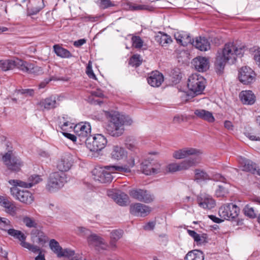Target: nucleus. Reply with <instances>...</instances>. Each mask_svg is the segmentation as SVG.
Returning a JSON list of instances; mask_svg holds the SVG:
<instances>
[{
    "label": "nucleus",
    "instance_id": "obj_56",
    "mask_svg": "<svg viewBox=\"0 0 260 260\" xmlns=\"http://www.w3.org/2000/svg\"><path fill=\"white\" fill-rule=\"evenodd\" d=\"M19 92L22 94L32 96L34 94V90L32 89H22L19 90Z\"/></svg>",
    "mask_w": 260,
    "mask_h": 260
},
{
    "label": "nucleus",
    "instance_id": "obj_62",
    "mask_svg": "<svg viewBox=\"0 0 260 260\" xmlns=\"http://www.w3.org/2000/svg\"><path fill=\"white\" fill-rule=\"evenodd\" d=\"M155 223L153 222H149L144 226V229L145 230H152L154 229Z\"/></svg>",
    "mask_w": 260,
    "mask_h": 260
},
{
    "label": "nucleus",
    "instance_id": "obj_44",
    "mask_svg": "<svg viewBox=\"0 0 260 260\" xmlns=\"http://www.w3.org/2000/svg\"><path fill=\"white\" fill-rule=\"evenodd\" d=\"M22 221L27 228H36L37 226V223L32 217H30L27 216H24L22 219Z\"/></svg>",
    "mask_w": 260,
    "mask_h": 260
},
{
    "label": "nucleus",
    "instance_id": "obj_10",
    "mask_svg": "<svg viewBox=\"0 0 260 260\" xmlns=\"http://www.w3.org/2000/svg\"><path fill=\"white\" fill-rule=\"evenodd\" d=\"M2 159L8 169L12 171H19L22 166L21 160L13 155L12 151L6 153L3 156Z\"/></svg>",
    "mask_w": 260,
    "mask_h": 260
},
{
    "label": "nucleus",
    "instance_id": "obj_21",
    "mask_svg": "<svg viewBox=\"0 0 260 260\" xmlns=\"http://www.w3.org/2000/svg\"><path fill=\"white\" fill-rule=\"evenodd\" d=\"M87 242L90 246L94 247L96 250H105L108 245L104 240L96 234H92L87 237Z\"/></svg>",
    "mask_w": 260,
    "mask_h": 260
},
{
    "label": "nucleus",
    "instance_id": "obj_9",
    "mask_svg": "<svg viewBox=\"0 0 260 260\" xmlns=\"http://www.w3.org/2000/svg\"><path fill=\"white\" fill-rule=\"evenodd\" d=\"M11 195L20 202L27 204H31L34 201L32 193L27 190H21L17 187H12L10 188Z\"/></svg>",
    "mask_w": 260,
    "mask_h": 260
},
{
    "label": "nucleus",
    "instance_id": "obj_50",
    "mask_svg": "<svg viewBox=\"0 0 260 260\" xmlns=\"http://www.w3.org/2000/svg\"><path fill=\"white\" fill-rule=\"evenodd\" d=\"M99 6L102 9H106L109 7H114L115 4L111 0H100Z\"/></svg>",
    "mask_w": 260,
    "mask_h": 260
},
{
    "label": "nucleus",
    "instance_id": "obj_26",
    "mask_svg": "<svg viewBox=\"0 0 260 260\" xmlns=\"http://www.w3.org/2000/svg\"><path fill=\"white\" fill-rule=\"evenodd\" d=\"M0 205L5 208L6 213L12 216L16 214V207L14 202L10 201L7 197L0 196Z\"/></svg>",
    "mask_w": 260,
    "mask_h": 260
},
{
    "label": "nucleus",
    "instance_id": "obj_24",
    "mask_svg": "<svg viewBox=\"0 0 260 260\" xmlns=\"http://www.w3.org/2000/svg\"><path fill=\"white\" fill-rule=\"evenodd\" d=\"M192 63L196 70L200 72L206 71L209 67V60L205 57L198 56L194 58Z\"/></svg>",
    "mask_w": 260,
    "mask_h": 260
},
{
    "label": "nucleus",
    "instance_id": "obj_39",
    "mask_svg": "<svg viewBox=\"0 0 260 260\" xmlns=\"http://www.w3.org/2000/svg\"><path fill=\"white\" fill-rule=\"evenodd\" d=\"M8 182L10 184L15 187L19 186L22 188H29L32 186V183H27L20 180L11 179L9 180Z\"/></svg>",
    "mask_w": 260,
    "mask_h": 260
},
{
    "label": "nucleus",
    "instance_id": "obj_58",
    "mask_svg": "<svg viewBox=\"0 0 260 260\" xmlns=\"http://www.w3.org/2000/svg\"><path fill=\"white\" fill-rule=\"evenodd\" d=\"M253 58L256 64L260 68V49L257 50L254 54Z\"/></svg>",
    "mask_w": 260,
    "mask_h": 260
},
{
    "label": "nucleus",
    "instance_id": "obj_4",
    "mask_svg": "<svg viewBox=\"0 0 260 260\" xmlns=\"http://www.w3.org/2000/svg\"><path fill=\"white\" fill-rule=\"evenodd\" d=\"M107 144L106 137L102 134H95L93 136H89L86 139V147L90 151L97 152L104 149Z\"/></svg>",
    "mask_w": 260,
    "mask_h": 260
},
{
    "label": "nucleus",
    "instance_id": "obj_59",
    "mask_svg": "<svg viewBox=\"0 0 260 260\" xmlns=\"http://www.w3.org/2000/svg\"><path fill=\"white\" fill-rule=\"evenodd\" d=\"M84 20L86 22H95L98 20L97 17H94L91 15H87L84 17Z\"/></svg>",
    "mask_w": 260,
    "mask_h": 260
},
{
    "label": "nucleus",
    "instance_id": "obj_34",
    "mask_svg": "<svg viewBox=\"0 0 260 260\" xmlns=\"http://www.w3.org/2000/svg\"><path fill=\"white\" fill-rule=\"evenodd\" d=\"M53 49L57 56L63 58H69L73 56L72 53L67 49L58 44L53 46Z\"/></svg>",
    "mask_w": 260,
    "mask_h": 260
},
{
    "label": "nucleus",
    "instance_id": "obj_45",
    "mask_svg": "<svg viewBox=\"0 0 260 260\" xmlns=\"http://www.w3.org/2000/svg\"><path fill=\"white\" fill-rule=\"evenodd\" d=\"M32 234L38 237V243L44 244L47 242V237L45 235L43 232L36 230L32 231Z\"/></svg>",
    "mask_w": 260,
    "mask_h": 260
},
{
    "label": "nucleus",
    "instance_id": "obj_28",
    "mask_svg": "<svg viewBox=\"0 0 260 260\" xmlns=\"http://www.w3.org/2000/svg\"><path fill=\"white\" fill-rule=\"evenodd\" d=\"M175 38L177 43L183 46H186L189 44H192L193 40L189 34L184 31L175 34Z\"/></svg>",
    "mask_w": 260,
    "mask_h": 260
},
{
    "label": "nucleus",
    "instance_id": "obj_36",
    "mask_svg": "<svg viewBox=\"0 0 260 260\" xmlns=\"http://www.w3.org/2000/svg\"><path fill=\"white\" fill-rule=\"evenodd\" d=\"M156 41L162 46L165 44H170L172 42L171 37L167 34L159 31L156 36Z\"/></svg>",
    "mask_w": 260,
    "mask_h": 260
},
{
    "label": "nucleus",
    "instance_id": "obj_43",
    "mask_svg": "<svg viewBox=\"0 0 260 260\" xmlns=\"http://www.w3.org/2000/svg\"><path fill=\"white\" fill-rule=\"evenodd\" d=\"M7 233L9 235L18 239L19 240L26 239V236L20 231L10 229L8 230Z\"/></svg>",
    "mask_w": 260,
    "mask_h": 260
},
{
    "label": "nucleus",
    "instance_id": "obj_35",
    "mask_svg": "<svg viewBox=\"0 0 260 260\" xmlns=\"http://www.w3.org/2000/svg\"><path fill=\"white\" fill-rule=\"evenodd\" d=\"M204 254L201 250H193L189 251L185 255L184 260H204Z\"/></svg>",
    "mask_w": 260,
    "mask_h": 260
},
{
    "label": "nucleus",
    "instance_id": "obj_13",
    "mask_svg": "<svg viewBox=\"0 0 260 260\" xmlns=\"http://www.w3.org/2000/svg\"><path fill=\"white\" fill-rule=\"evenodd\" d=\"M256 74L254 71L247 66L243 67L239 70V81L245 85L252 83L255 80Z\"/></svg>",
    "mask_w": 260,
    "mask_h": 260
},
{
    "label": "nucleus",
    "instance_id": "obj_46",
    "mask_svg": "<svg viewBox=\"0 0 260 260\" xmlns=\"http://www.w3.org/2000/svg\"><path fill=\"white\" fill-rule=\"evenodd\" d=\"M215 193L217 198H224L227 196L229 193V191L225 187L222 185H218L215 190Z\"/></svg>",
    "mask_w": 260,
    "mask_h": 260
},
{
    "label": "nucleus",
    "instance_id": "obj_32",
    "mask_svg": "<svg viewBox=\"0 0 260 260\" xmlns=\"http://www.w3.org/2000/svg\"><path fill=\"white\" fill-rule=\"evenodd\" d=\"M240 163L242 167L243 171L250 172L254 174L256 171L257 165L252 161L245 158H241Z\"/></svg>",
    "mask_w": 260,
    "mask_h": 260
},
{
    "label": "nucleus",
    "instance_id": "obj_20",
    "mask_svg": "<svg viewBox=\"0 0 260 260\" xmlns=\"http://www.w3.org/2000/svg\"><path fill=\"white\" fill-rule=\"evenodd\" d=\"M37 105L40 106L43 111H49L57 108L59 105V103L55 96L51 95L45 99L40 101Z\"/></svg>",
    "mask_w": 260,
    "mask_h": 260
},
{
    "label": "nucleus",
    "instance_id": "obj_63",
    "mask_svg": "<svg viewBox=\"0 0 260 260\" xmlns=\"http://www.w3.org/2000/svg\"><path fill=\"white\" fill-rule=\"evenodd\" d=\"M10 221L6 218L0 217V224L3 225L4 226H8L10 224Z\"/></svg>",
    "mask_w": 260,
    "mask_h": 260
},
{
    "label": "nucleus",
    "instance_id": "obj_29",
    "mask_svg": "<svg viewBox=\"0 0 260 260\" xmlns=\"http://www.w3.org/2000/svg\"><path fill=\"white\" fill-rule=\"evenodd\" d=\"M127 154L125 149L119 145H114L111 152V158L119 160L123 159Z\"/></svg>",
    "mask_w": 260,
    "mask_h": 260
},
{
    "label": "nucleus",
    "instance_id": "obj_2",
    "mask_svg": "<svg viewBox=\"0 0 260 260\" xmlns=\"http://www.w3.org/2000/svg\"><path fill=\"white\" fill-rule=\"evenodd\" d=\"M105 116L107 119L106 132L114 137H118L122 135L124 132V125H131L133 120L115 111H105Z\"/></svg>",
    "mask_w": 260,
    "mask_h": 260
},
{
    "label": "nucleus",
    "instance_id": "obj_12",
    "mask_svg": "<svg viewBox=\"0 0 260 260\" xmlns=\"http://www.w3.org/2000/svg\"><path fill=\"white\" fill-rule=\"evenodd\" d=\"M135 165L134 156L129 155L127 157L125 164L123 166L108 165L106 168L112 172L129 173L131 172V169Z\"/></svg>",
    "mask_w": 260,
    "mask_h": 260
},
{
    "label": "nucleus",
    "instance_id": "obj_41",
    "mask_svg": "<svg viewBox=\"0 0 260 260\" xmlns=\"http://www.w3.org/2000/svg\"><path fill=\"white\" fill-rule=\"evenodd\" d=\"M25 240H20V245L22 247L26 248L34 253H38L40 250L39 247L32 245L25 241Z\"/></svg>",
    "mask_w": 260,
    "mask_h": 260
},
{
    "label": "nucleus",
    "instance_id": "obj_51",
    "mask_svg": "<svg viewBox=\"0 0 260 260\" xmlns=\"http://www.w3.org/2000/svg\"><path fill=\"white\" fill-rule=\"evenodd\" d=\"M187 233L194 239V241L198 242L201 241L200 235L194 231L187 230Z\"/></svg>",
    "mask_w": 260,
    "mask_h": 260
},
{
    "label": "nucleus",
    "instance_id": "obj_8",
    "mask_svg": "<svg viewBox=\"0 0 260 260\" xmlns=\"http://www.w3.org/2000/svg\"><path fill=\"white\" fill-rule=\"evenodd\" d=\"M106 166L96 167L92 171L91 173L94 180L102 183H110L112 181L113 178L111 173L114 172L107 170L106 168Z\"/></svg>",
    "mask_w": 260,
    "mask_h": 260
},
{
    "label": "nucleus",
    "instance_id": "obj_64",
    "mask_svg": "<svg viewBox=\"0 0 260 260\" xmlns=\"http://www.w3.org/2000/svg\"><path fill=\"white\" fill-rule=\"evenodd\" d=\"M246 137L248 138L250 140L260 141V137H257L256 136L252 135L250 133H248L246 135Z\"/></svg>",
    "mask_w": 260,
    "mask_h": 260
},
{
    "label": "nucleus",
    "instance_id": "obj_48",
    "mask_svg": "<svg viewBox=\"0 0 260 260\" xmlns=\"http://www.w3.org/2000/svg\"><path fill=\"white\" fill-rule=\"evenodd\" d=\"M244 214L250 218L254 219L256 217V214L254 209L247 205L243 209Z\"/></svg>",
    "mask_w": 260,
    "mask_h": 260
},
{
    "label": "nucleus",
    "instance_id": "obj_15",
    "mask_svg": "<svg viewBox=\"0 0 260 260\" xmlns=\"http://www.w3.org/2000/svg\"><path fill=\"white\" fill-rule=\"evenodd\" d=\"M74 132L81 142L86 143V139L91 133V126L88 122H82L75 125Z\"/></svg>",
    "mask_w": 260,
    "mask_h": 260
},
{
    "label": "nucleus",
    "instance_id": "obj_27",
    "mask_svg": "<svg viewBox=\"0 0 260 260\" xmlns=\"http://www.w3.org/2000/svg\"><path fill=\"white\" fill-rule=\"evenodd\" d=\"M241 102L244 105H252L256 101V96L251 90H243L239 94Z\"/></svg>",
    "mask_w": 260,
    "mask_h": 260
},
{
    "label": "nucleus",
    "instance_id": "obj_23",
    "mask_svg": "<svg viewBox=\"0 0 260 260\" xmlns=\"http://www.w3.org/2000/svg\"><path fill=\"white\" fill-rule=\"evenodd\" d=\"M147 80L150 86L157 87L160 86L164 82V77L162 73L155 71L148 74Z\"/></svg>",
    "mask_w": 260,
    "mask_h": 260
},
{
    "label": "nucleus",
    "instance_id": "obj_11",
    "mask_svg": "<svg viewBox=\"0 0 260 260\" xmlns=\"http://www.w3.org/2000/svg\"><path fill=\"white\" fill-rule=\"evenodd\" d=\"M141 170L143 174L151 175L160 172L161 166L154 159H145L141 164Z\"/></svg>",
    "mask_w": 260,
    "mask_h": 260
},
{
    "label": "nucleus",
    "instance_id": "obj_1",
    "mask_svg": "<svg viewBox=\"0 0 260 260\" xmlns=\"http://www.w3.org/2000/svg\"><path fill=\"white\" fill-rule=\"evenodd\" d=\"M243 53L242 48H238L234 43H226L222 49L219 50L216 54L214 69L218 75L223 74L225 66L230 60L233 63L237 56H241Z\"/></svg>",
    "mask_w": 260,
    "mask_h": 260
},
{
    "label": "nucleus",
    "instance_id": "obj_16",
    "mask_svg": "<svg viewBox=\"0 0 260 260\" xmlns=\"http://www.w3.org/2000/svg\"><path fill=\"white\" fill-rule=\"evenodd\" d=\"M202 151L200 149L186 147L175 151L173 153V157L177 159H181L189 156H199L202 154Z\"/></svg>",
    "mask_w": 260,
    "mask_h": 260
},
{
    "label": "nucleus",
    "instance_id": "obj_5",
    "mask_svg": "<svg viewBox=\"0 0 260 260\" xmlns=\"http://www.w3.org/2000/svg\"><path fill=\"white\" fill-rule=\"evenodd\" d=\"M199 162L196 158H190L180 162H173L168 165L166 168L167 173H174L178 171L187 170L190 168L196 166Z\"/></svg>",
    "mask_w": 260,
    "mask_h": 260
},
{
    "label": "nucleus",
    "instance_id": "obj_25",
    "mask_svg": "<svg viewBox=\"0 0 260 260\" xmlns=\"http://www.w3.org/2000/svg\"><path fill=\"white\" fill-rule=\"evenodd\" d=\"M192 45L201 51H206L210 49L211 44L209 40L204 37H196V40H193Z\"/></svg>",
    "mask_w": 260,
    "mask_h": 260
},
{
    "label": "nucleus",
    "instance_id": "obj_22",
    "mask_svg": "<svg viewBox=\"0 0 260 260\" xmlns=\"http://www.w3.org/2000/svg\"><path fill=\"white\" fill-rule=\"evenodd\" d=\"M15 67H17L22 71L28 73H36L39 67L34 64L29 63L21 59H15Z\"/></svg>",
    "mask_w": 260,
    "mask_h": 260
},
{
    "label": "nucleus",
    "instance_id": "obj_55",
    "mask_svg": "<svg viewBox=\"0 0 260 260\" xmlns=\"http://www.w3.org/2000/svg\"><path fill=\"white\" fill-rule=\"evenodd\" d=\"M149 6L145 5H136L131 6V8L132 10H148Z\"/></svg>",
    "mask_w": 260,
    "mask_h": 260
},
{
    "label": "nucleus",
    "instance_id": "obj_61",
    "mask_svg": "<svg viewBox=\"0 0 260 260\" xmlns=\"http://www.w3.org/2000/svg\"><path fill=\"white\" fill-rule=\"evenodd\" d=\"M86 43V40L85 39H79L74 42V45L75 47H79L83 45Z\"/></svg>",
    "mask_w": 260,
    "mask_h": 260
},
{
    "label": "nucleus",
    "instance_id": "obj_40",
    "mask_svg": "<svg viewBox=\"0 0 260 260\" xmlns=\"http://www.w3.org/2000/svg\"><path fill=\"white\" fill-rule=\"evenodd\" d=\"M66 257L71 260H78V256L75 254V251L69 249H62L58 257Z\"/></svg>",
    "mask_w": 260,
    "mask_h": 260
},
{
    "label": "nucleus",
    "instance_id": "obj_7",
    "mask_svg": "<svg viewBox=\"0 0 260 260\" xmlns=\"http://www.w3.org/2000/svg\"><path fill=\"white\" fill-rule=\"evenodd\" d=\"M187 87L194 93L200 94L205 88V79L200 75L193 74L188 78Z\"/></svg>",
    "mask_w": 260,
    "mask_h": 260
},
{
    "label": "nucleus",
    "instance_id": "obj_53",
    "mask_svg": "<svg viewBox=\"0 0 260 260\" xmlns=\"http://www.w3.org/2000/svg\"><path fill=\"white\" fill-rule=\"evenodd\" d=\"M86 73L90 78L94 80L96 79V76L92 70V67L89 63H88L86 67Z\"/></svg>",
    "mask_w": 260,
    "mask_h": 260
},
{
    "label": "nucleus",
    "instance_id": "obj_54",
    "mask_svg": "<svg viewBox=\"0 0 260 260\" xmlns=\"http://www.w3.org/2000/svg\"><path fill=\"white\" fill-rule=\"evenodd\" d=\"M126 146L128 149L134 151L136 153H137L138 152H139V148L134 143H127L126 144Z\"/></svg>",
    "mask_w": 260,
    "mask_h": 260
},
{
    "label": "nucleus",
    "instance_id": "obj_30",
    "mask_svg": "<svg viewBox=\"0 0 260 260\" xmlns=\"http://www.w3.org/2000/svg\"><path fill=\"white\" fill-rule=\"evenodd\" d=\"M108 196H111L117 204L121 206H126L129 201L128 196L124 192H121L120 193H113L112 194L109 193Z\"/></svg>",
    "mask_w": 260,
    "mask_h": 260
},
{
    "label": "nucleus",
    "instance_id": "obj_52",
    "mask_svg": "<svg viewBox=\"0 0 260 260\" xmlns=\"http://www.w3.org/2000/svg\"><path fill=\"white\" fill-rule=\"evenodd\" d=\"M29 183H32V186L42 181V179L39 175H32L29 178Z\"/></svg>",
    "mask_w": 260,
    "mask_h": 260
},
{
    "label": "nucleus",
    "instance_id": "obj_14",
    "mask_svg": "<svg viewBox=\"0 0 260 260\" xmlns=\"http://www.w3.org/2000/svg\"><path fill=\"white\" fill-rule=\"evenodd\" d=\"M129 194L132 198L145 203H151L154 199V196L145 189H133L129 191Z\"/></svg>",
    "mask_w": 260,
    "mask_h": 260
},
{
    "label": "nucleus",
    "instance_id": "obj_60",
    "mask_svg": "<svg viewBox=\"0 0 260 260\" xmlns=\"http://www.w3.org/2000/svg\"><path fill=\"white\" fill-rule=\"evenodd\" d=\"M209 218L213 222L219 223L223 221V220L213 215H208Z\"/></svg>",
    "mask_w": 260,
    "mask_h": 260
},
{
    "label": "nucleus",
    "instance_id": "obj_33",
    "mask_svg": "<svg viewBox=\"0 0 260 260\" xmlns=\"http://www.w3.org/2000/svg\"><path fill=\"white\" fill-rule=\"evenodd\" d=\"M123 234L122 230H114L111 232L109 246L112 250L117 248L116 242L122 237Z\"/></svg>",
    "mask_w": 260,
    "mask_h": 260
},
{
    "label": "nucleus",
    "instance_id": "obj_19",
    "mask_svg": "<svg viewBox=\"0 0 260 260\" xmlns=\"http://www.w3.org/2000/svg\"><path fill=\"white\" fill-rule=\"evenodd\" d=\"M199 206L205 210H211L216 206V202L212 196L209 194H201L197 197Z\"/></svg>",
    "mask_w": 260,
    "mask_h": 260
},
{
    "label": "nucleus",
    "instance_id": "obj_6",
    "mask_svg": "<svg viewBox=\"0 0 260 260\" xmlns=\"http://www.w3.org/2000/svg\"><path fill=\"white\" fill-rule=\"evenodd\" d=\"M240 212L239 208L233 203L225 204L221 206L218 211L221 218L226 220H233L238 217Z\"/></svg>",
    "mask_w": 260,
    "mask_h": 260
},
{
    "label": "nucleus",
    "instance_id": "obj_47",
    "mask_svg": "<svg viewBox=\"0 0 260 260\" xmlns=\"http://www.w3.org/2000/svg\"><path fill=\"white\" fill-rule=\"evenodd\" d=\"M128 63L132 67H138L142 63L139 55H133L129 59Z\"/></svg>",
    "mask_w": 260,
    "mask_h": 260
},
{
    "label": "nucleus",
    "instance_id": "obj_42",
    "mask_svg": "<svg viewBox=\"0 0 260 260\" xmlns=\"http://www.w3.org/2000/svg\"><path fill=\"white\" fill-rule=\"evenodd\" d=\"M49 246L51 249L57 255L58 257L62 248L59 245V243L54 239H51L49 242Z\"/></svg>",
    "mask_w": 260,
    "mask_h": 260
},
{
    "label": "nucleus",
    "instance_id": "obj_37",
    "mask_svg": "<svg viewBox=\"0 0 260 260\" xmlns=\"http://www.w3.org/2000/svg\"><path fill=\"white\" fill-rule=\"evenodd\" d=\"M15 68V60H0V69L3 71L12 70Z\"/></svg>",
    "mask_w": 260,
    "mask_h": 260
},
{
    "label": "nucleus",
    "instance_id": "obj_57",
    "mask_svg": "<svg viewBox=\"0 0 260 260\" xmlns=\"http://www.w3.org/2000/svg\"><path fill=\"white\" fill-rule=\"evenodd\" d=\"M62 135L65 137L72 141L73 142H75L77 140V139L78 138L77 135L75 136L73 134H71L67 132H62Z\"/></svg>",
    "mask_w": 260,
    "mask_h": 260
},
{
    "label": "nucleus",
    "instance_id": "obj_18",
    "mask_svg": "<svg viewBox=\"0 0 260 260\" xmlns=\"http://www.w3.org/2000/svg\"><path fill=\"white\" fill-rule=\"evenodd\" d=\"M151 208L141 203H135L130 206V213L135 216L145 217L149 214Z\"/></svg>",
    "mask_w": 260,
    "mask_h": 260
},
{
    "label": "nucleus",
    "instance_id": "obj_31",
    "mask_svg": "<svg viewBox=\"0 0 260 260\" xmlns=\"http://www.w3.org/2000/svg\"><path fill=\"white\" fill-rule=\"evenodd\" d=\"M194 114L198 118L208 122H213L215 121V118L212 113L204 109H196L194 111Z\"/></svg>",
    "mask_w": 260,
    "mask_h": 260
},
{
    "label": "nucleus",
    "instance_id": "obj_17",
    "mask_svg": "<svg viewBox=\"0 0 260 260\" xmlns=\"http://www.w3.org/2000/svg\"><path fill=\"white\" fill-rule=\"evenodd\" d=\"M73 164V156L70 153H64L57 163V168L59 172L64 173L68 171Z\"/></svg>",
    "mask_w": 260,
    "mask_h": 260
},
{
    "label": "nucleus",
    "instance_id": "obj_3",
    "mask_svg": "<svg viewBox=\"0 0 260 260\" xmlns=\"http://www.w3.org/2000/svg\"><path fill=\"white\" fill-rule=\"evenodd\" d=\"M67 182V175L61 172H55L50 175L46 189L49 192H55L61 188Z\"/></svg>",
    "mask_w": 260,
    "mask_h": 260
},
{
    "label": "nucleus",
    "instance_id": "obj_49",
    "mask_svg": "<svg viewBox=\"0 0 260 260\" xmlns=\"http://www.w3.org/2000/svg\"><path fill=\"white\" fill-rule=\"evenodd\" d=\"M132 46L137 49H140L143 46V41L139 36H133L132 38Z\"/></svg>",
    "mask_w": 260,
    "mask_h": 260
},
{
    "label": "nucleus",
    "instance_id": "obj_38",
    "mask_svg": "<svg viewBox=\"0 0 260 260\" xmlns=\"http://www.w3.org/2000/svg\"><path fill=\"white\" fill-rule=\"evenodd\" d=\"M210 179L209 175L205 171L197 169L194 170V180L198 181H205Z\"/></svg>",
    "mask_w": 260,
    "mask_h": 260
}]
</instances>
